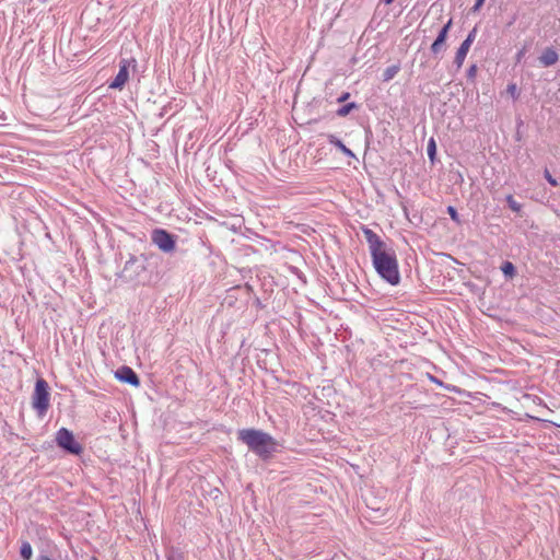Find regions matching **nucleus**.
Wrapping results in <instances>:
<instances>
[{"instance_id":"nucleus-1","label":"nucleus","mask_w":560,"mask_h":560,"mask_svg":"<svg viewBox=\"0 0 560 560\" xmlns=\"http://www.w3.org/2000/svg\"><path fill=\"white\" fill-rule=\"evenodd\" d=\"M363 234L369 244L373 266L377 273L392 285L398 284L400 275L395 252L387 248L385 243L372 230L364 228Z\"/></svg>"},{"instance_id":"nucleus-2","label":"nucleus","mask_w":560,"mask_h":560,"mask_svg":"<svg viewBox=\"0 0 560 560\" xmlns=\"http://www.w3.org/2000/svg\"><path fill=\"white\" fill-rule=\"evenodd\" d=\"M238 439L262 459L269 458L277 451L278 444L275 439L270 434L260 430H240Z\"/></svg>"},{"instance_id":"nucleus-3","label":"nucleus","mask_w":560,"mask_h":560,"mask_svg":"<svg viewBox=\"0 0 560 560\" xmlns=\"http://www.w3.org/2000/svg\"><path fill=\"white\" fill-rule=\"evenodd\" d=\"M49 387L45 380L38 378L32 397L33 408L43 416L49 407Z\"/></svg>"},{"instance_id":"nucleus-4","label":"nucleus","mask_w":560,"mask_h":560,"mask_svg":"<svg viewBox=\"0 0 560 560\" xmlns=\"http://www.w3.org/2000/svg\"><path fill=\"white\" fill-rule=\"evenodd\" d=\"M56 442L58 446L71 454L79 455L82 452L81 444L75 441L73 433L66 428L57 431Z\"/></svg>"},{"instance_id":"nucleus-5","label":"nucleus","mask_w":560,"mask_h":560,"mask_svg":"<svg viewBox=\"0 0 560 560\" xmlns=\"http://www.w3.org/2000/svg\"><path fill=\"white\" fill-rule=\"evenodd\" d=\"M136 66V60L133 58L131 59H121L119 62V71L115 79L109 84L110 89L114 90H121L124 85L129 80V68Z\"/></svg>"},{"instance_id":"nucleus-6","label":"nucleus","mask_w":560,"mask_h":560,"mask_svg":"<svg viewBox=\"0 0 560 560\" xmlns=\"http://www.w3.org/2000/svg\"><path fill=\"white\" fill-rule=\"evenodd\" d=\"M152 242L164 253H171L175 249V240L173 235L165 230H154L152 233Z\"/></svg>"},{"instance_id":"nucleus-7","label":"nucleus","mask_w":560,"mask_h":560,"mask_svg":"<svg viewBox=\"0 0 560 560\" xmlns=\"http://www.w3.org/2000/svg\"><path fill=\"white\" fill-rule=\"evenodd\" d=\"M115 376L122 383L130 384L132 386H139L140 381L135 371L129 366H121L115 372Z\"/></svg>"},{"instance_id":"nucleus-8","label":"nucleus","mask_w":560,"mask_h":560,"mask_svg":"<svg viewBox=\"0 0 560 560\" xmlns=\"http://www.w3.org/2000/svg\"><path fill=\"white\" fill-rule=\"evenodd\" d=\"M452 23H453L452 19L448 20L447 23L439 32L436 39L431 45V51L433 54L436 55L444 49V44H445V40L447 37V33H448L450 28L452 27Z\"/></svg>"},{"instance_id":"nucleus-9","label":"nucleus","mask_w":560,"mask_h":560,"mask_svg":"<svg viewBox=\"0 0 560 560\" xmlns=\"http://www.w3.org/2000/svg\"><path fill=\"white\" fill-rule=\"evenodd\" d=\"M559 59L558 52L552 48H546L539 57V62L544 67L553 66Z\"/></svg>"},{"instance_id":"nucleus-10","label":"nucleus","mask_w":560,"mask_h":560,"mask_svg":"<svg viewBox=\"0 0 560 560\" xmlns=\"http://www.w3.org/2000/svg\"><path fill=\"white\" fill-rule=\"evenodd\" d=\"M469 48H470V46L468 45V42H463L460 44L459 48L457 49L455 59H454V63L456 65L457 68H460L463 66Z\"/></svg>"},{"instance_id":"nucleus-11","label":"nucleus","mask_w":560,"mask_h":560,"mask_svg":"<svg viewBox=\"0 0 560 560\" xmlns=\"http://www.w3.org/2000/svg\"><path fill=\"white\" fill-rule=\"evenodd\" d=\"M328 141H329V143L337 147L347 156L354 158L353 152L350 149H348L336 136L328 135Z\"/></svg>"},{"instance_id":"nucleus-12","label":"nucleus","mask_w":560,"mask_h":560,"mask_svg":"<svg viewBox=\"0 0 560 560\" xmlns=\"http://www.w3.org/2000/svg\"><path fill=\"white\" fill-rule=\"evenodd\" d=\"M21 557L24 560H31L33 556V549L30 542L24 541L21 546Z\"/></svg>"},{"instance_id":"nucleus-13","label":"nucleus","mask_w":560,"mask_h":560,"mask_svg":"<svg viewBox=\"0 0 560 560\" xmlns=\"http://www.w3.org/2000/svg\"><path fill=\"white\" fill-rule=\"evenodd\" d=\"M398 71H399L398 66H390V67L386 68L383 73V80L385 82L392 80L398 73Z\"/></svg>"},{"instance_id":"nucleus-14","label":"nucleus","mask_w":560,"mask_h":560,"mask_svg":"<svg viewBox=\"0 0 560 560\" xmlns=\"http://www.w3.org/2000/svg\"><path fill=\"white\" fill-rule=\"evenodd\" d=\"M357 107H358V105L355 103H349V104L340 107L337 110V115L340 117H345V116L349 115L352 109H354Z\"/></svg>"},{"instance_id":"nucleus-15","label":"nucleus","mask_w":560,"mask_h":560,"mask_svg":"<svg viewBox=\"0 0 560 560\" xmlns=\"http://www.w3.org/2000/svg\"><path fill=\"white\" fill-rule=\"evenodd\" d=\"M502 272L512 278L515 275V267L511 261H505L501 267Z\"/></svg>"},{"instance_id":"nucleus-16","label":"nucleus","mask_w":560,"mask_h":560,"mask_svg":"<svg viewBox=\"0 0 560 560\" xmlns=\"http://www.w3.org/2000/svg\"><path fill=\"white\" fill-rule=\"evenodd\" d=\"M506 201L512 211L518 212L521 210V205L513 198L512 195L506 197Z\"/></svg>"},{"instance_id":"nucleus-17","label":"nucleus","mask_w":560,"mask_h":560,"mask_svg":"<svg viewBox=\"0 0 560 560\" xmlns=\"http://www.w3.org/2000/svg\"><path fill=\"white\" fill-rule=\"evenodd\" d=\"M447 213L450 214L451 219L456 222L457 224H460V219L457 213V210L453 206L447 207Z\"/></svg>"},{"instance_id":"nucleus-18","label":"nucleus","mask_w":560,"mask_h":560,"mask_svg":"<svg viewBox=\"0 0 560 560\" xmlns=\"http://www.w3.org/2000/svg\"><path fill=\"white\" fill-rule=\"evenodd\" d=\"M434 154H435V142L433 139H431L428 144V155L431 160H433Z\"/></svg>"},{"instance_id":"nucleus-19","label":"nucleus","mask_w":560,"mask_h":560,"mask_svg":"<svg viewBox=\"0 0 560 560\" xmlns=\"http://www.w3.org/2000/svg\"><path fill=\"white\" fill-rule=\"evenodd\" d=\"M544 175H545V178L548 180V183L550 185H552V186H557L558 185L557 180L551 176V174L549 173L548 170H545V174Z\"/></svg>"},{"instance_id":"nucleus-20","label":"nucleus","mask_w":560,"mask_h":560,"mask_svg":"<svg viewBox=\"0 0 560 560\" xmlns=\"http://www.w3.org/2000/svg\"><path fill=\"white\" fill-rule=\"evenodd\" d=\"M476 28H474L469 34L468 36L466 37V39L464 42H468V45L471 46L472 42L475 40V37H476Z\"/></svg>"},{"instance_id":"nucleus-21","label":"nucleus","mask_w":560,"mask_h":560,"mask_svg":"<svg viewBox=\"0 0 560 560\" xmlns=\"http://www.w3.org/2000/svg\"><path fill=\"white\" fill-rule=\"evenodd\" d=\"M486 0H476L474 7L471 8L472 12H478L483 5Z\"/></svg>"},{"instance_id":"nucleus-22","label":"nucleus","mask_w":560,"mask_h":560,"mask_svg":"<svg viewBox=\"0 0 560 560\" xmlns=\"http://www.w3.org/2000/svg\"><path fill=\"white\" fill-rule=\"evenodd\" d=\"M508 92L513 96V97H516L517 96V88L515 84H510L508 86Z\"/></svg>"},{"instance_id":"nucleus-23","label":"nucleus","mask_w":560,"mask_h":560,"mask_svg":"<svg viewBox=\"0 0 560 560\" xmlns=\"http://www.w3.org/2000/svg\"><path fill=\"white\" fill-rule=\"evenodd\" d=\"M476 72H477V67H476V65L470 66V68H469V69H468V71H467V75H468V78H475Z\"/></svg>"},{"instance_id":"nucleus-24","label":"nucleus","mask_w":560,"mask_h":560,"mask_svg":"<svg viewBox=\"0 0 560 560\" xmlns=\"http://www.w3.org/2000/svg\"><path fill=\"white\" fill-rule=\"evenodd\" d=\"M350 97V93L349 92H345L342 93L339 97H338V102L339 103H342V102H346L348 98Z\"/></svg>"},{"instance_id":"nucleus-25","label":"nucleus","mask_w":560,"mask_h":560,"mask_svg":"<svg viewBox=\"0 0 560 560\" xmlns=\"http://www.w3.org/2000/svg\"><path fill=\"white\" fill-rule=\"evenodd\" d=\"M37 560H52L51 558L47 557V556H39L37 558Z\"/></svg>"},{"instance_id":"nucleus-26","label":"nucleus","mask_w":560,"mask_h":560,"mask_svg":"<svg viewBox=\"0 0 560 560\" xmlns=\"http://www.w3.org/2000/svg\"><path fill=\"white\" fill-rule=\"evenodd\" d=\"M133 265V261L129 260L126 262V266H125V271L129 268V266Z\"/></svg>"},{"instance_id":"nucleus-27","label":"nucleus","mask_w":560,"mask_h":560,"mask_svg":"<svg viewBox=\"0 0 560 560\" xmlns=\"http://www.w3.org/2000/svg\"><path fill=\"white\" fill-rule=\"evenodd\" d=\"M523 54H524V51H523V50H522V51H520V52H518V55H517V58H518V59H521V58H522V56H523Z\"/></svg>"},{"instance_id":"nucleus-28","label":"nucleus","mask_w":560,"mask_h":560,"mask_svg":"<svg viewBox=\"0 0 560 560\" xmlns=\"http://www.w3.org/2000/svg\"><path fill=\"white\" fill-rule=\"evenodd\" d=\"M394 0H384L386 4H390Z\"/></svg>"},{"instance_id":"nucleus-29","label":"nucleus","mask_w":560,"mask_h":560,"mask_svg":"<svg viewBox=\"0 0 560 560\" xmlns=\"http://www.w3.org/2000/svg\"><path fill=\"white\" fill-rule=\"evenodd\" d=\"M91 560H97L95 557H92Z\"/></svg>"}]
</instances>
